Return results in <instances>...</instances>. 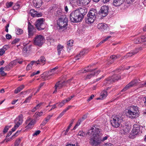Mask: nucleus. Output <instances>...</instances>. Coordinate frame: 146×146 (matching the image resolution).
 I'll return each mask as SVG.
<instances>
[{
    "mask_svg": "<svg viewBox=\"0 0 146 146\" xmlns=\"http://www.w3.org/2000/svg\"><path fill=\"white\" fill-rule=\"evenodd\" d=\"M90 136L89 142L92 146H98L101 143L99 129L95 127L91 128L87 133Z\"/></svg>",
    "mask_w": 146,
    "mask_h": 146,
    "instance_id": "obj_1",
    "label": "nucleus"
},
{
    "mask_svg": "<svg viewBox=\"0 0 146 146\" xmlns=\"http://www.w3.org/2000/svg\"><path fill=\"white\" fill-rule=\"evenodd\" d=\"M87 12L86 9L81 7L72 11L70 15V21L73 23H78L81 21Z\"/></svg>",
    "mask_w": 146,
    "mask_h": 146,
    "instance_id": "obj_2",
    "label": "nucleus"
},
{
    "mask_svg": "<svg viewBox=\"0 0 146 146\" xmlns=\"http://www.w3.org/2000/svg\"><path fill=\"white\" fill-rule=\"evenodd\" d=\"M139 112L137 106L133 105L129 108L127 114L129 118L133 119L138 117Z\"/></svg>",
    "mask_w": 146,
    "mask_h": 146,
    "instance_id": "obj_3",
    "label": "nucleus"
},
{
    "mask_svg": "<svg viewBox=\"0 0 146 146\" xmlns=\"http://www.w3.org/2000/svg\"><path fill=\"white\" fill-rule=\"evenodd\" d=\"M68 19L65 16L62 15L57 21V24L60 29L65 28L67 25Z\"/></svg>",
    "mask_w": 146,
    "mask_h": 146,
    "instance_id": "obj_4",
    "label": "nucleus"
},
{
    "mask_svg": "<svg viewBox=\"0 0 146 146\" xmlns=\"http://www.w3.org/2000/svg\"><path fill=\"white\" fill-rule=\"evenodd\" d=\"M122 121V118L119 116L117 115L112 117L110 121L112 126L115 127L117 128L119 126Z\"/></svg>",
    "mask_w": 146,
    "mask_h": 146,
    "instance_id": "obj_5",
    "label": "nucleus"
},
{
    "mask_svg": "<svg viewBox=\"0 0 146 146\" xmlns=\"http://www.w3.org/2000/svg\"><path fill=\"white\" fill-rule=\"evenodd\" d=\"M23 115L20 114L15 118L14 120L15 125L12 129V131H14L20 125L22 124L23 121Z\"/></svg>",
    "mask_w": 146,
    "mask_h": 146,
    "instance_id": "obj_6",
    "label": "nucleus"
},
{
    "mask_svg": "<svg viewBox=\"0 0 146 146\" xmlns=\"http://www.w3.org/2000/svg\"><path fill=\"white\" fill-rule=\"evenodd\" d=\"M44 41V37L40 35L36 36L34 39L35 45L38 46H41L43 44Z\"/></svg>",
    "mask_w": 146,
    "mask_h": 146,
    "instance_id": "obj_7",
    "label": "nucleus"
},
{
    "mask_svg": "<svg viewBox=\"0 0 146 146\" xmlns=\"http://www.w3.org/2000/svg\"><path fill=\"white\" fill-rule=\"evenodd\" d=\"M44 19L43 18H40L38 19L35 22V25L38 30L40 31L44 29Z\"/></svg>",
    "mask_w": 146,
    "mask_h": 146,
    "instance_id": "obj_8",
    "label": "nucleus"
},
{
    "mask_svg": "<svg viewBox=\"0 0 146 146\" xmlns=\"http://www.w3.org/2000/svg\"><path fill=\"white\" fill-rule=\"evenodd\" d=\"M140 125L138 123L134 124L133 125V128L132 131L131 135L135 136L138 134L140 131Z\"/></svg>",
    "mask_w": 146,
    "mask_h": 146,
    "instance_id": "obj_9",
    "label": "nucleus"
},
{
    "mask_svg": "<svg viewBox=\"0 0 146 146\" xmlns=\"http://www.w3.org/2000/svg\"><path fill=\"white\" fill-rule=\"evenodd\" d=\"M121 133L123 135H125L128 133L130 131V127L129 126L124 125L120 127Z\"/></svg>",
    "mask_w": 146,
    "mask_h": 146,
    "instance_id": "obj_10",
    "label": "nucleus"
},
{
    "mask_svg": "<svg viewBox=\"0 0 146 146\" xmlns=\"http://www.w3.org/2000/svg\"><path fill=\"white\" fill-rule=\"evenodd\" d=\"M91 71L90 72H92V73L90 74L89 75H88L84 79L85 80H86L87 79H90L92 78V77L95 76H97L98 74H99L100 72V70H96V69H93L91 70V69H89Z\"/></svg>",
    "mask_w": 146,
    "mask_h": 146,
    "instance_id": "obj_11",
    "label": "nucleus"
},
{
    "mask_svg": "<svg viewBox=\"0 0 146 146\" xmlns=\"http://www.w3.org/2000/svg\"><path fill=\"white\" fill-rule=\"evenodd\" d=\"M145 42H146V37L144 36L140 37L136 36L134 40V42L135 44Z\"/></svg>",
    "mask_w": 146,
    "mask_h": 146,
    "instance_id": "obj_12",
    "label": "nucleus"
},
{
    "mask_svg": "<svg viewBox=\"0 0 146 146\" xmlns=\"http://www.w3.org/2000/svg\"><path fill=\"white\" fill-rule=\"evenodd\" d=\"M108 6L104 5L102 6L101 7L100 14L103 17H105L108 15Z\"/></svg>",
    "mask_w": 146,
    "mask_h": 146,
    "instance_id": "obj_13",
    "label": "nucleus"
},
{
    "mask_svg": "<svg viewBox=\"0 0 146 146\" xmlns=\"http://www.w3.org/2000/svg\"><path fill=\"white\" fill-rule=\"evenodd\" d=\"M66 83V82L65 81H63V82H59L57 83L54 86L55 90L53 93H56L57 91V90L60 89L63 86H65Z\"/></svg>",
    "mask_w": 146,
    "mask_h": 146,
    "instance_id": "obj_14",
    "label": "nucleus"
},
{
    "mask_svg": "<svg viewBox=\"0 0 146 146\" xmlns=\"http://www.w3.org/2000/svg\"><path fill=\"white\" fill-rule=\"evenodd\" d=\"M35 123V120H31L30 118L26 121L25 123L27 124L26 127L27 129L31 128Z\"/></svg>",
    "mask_w": 146,
    "mask_h": 146,
    "instance_id": "obj_15",
    "label": "nucleus"
},
{
    "mask_svg": "<svg viewBox=\"0 0 146 146\" xmlns=\"http://www.w3.org/2000/svg\"><path fill=\"white\" fill-rule=\"evenodd\" d=\"M29 14L33 17H39L42 16V13L38 12L34 9L30 11Z\"/></svg>",
    "mask_w": 146,
    "mask_h": 146,
    "instance_id": "obj_16",
    "label": "nucleus"
},
{
    "mask_svg": "<svg viewBox=\"0 0 146 146\" xmlns=\"http://www.w3.org/2000/svg\"><path fill=\"white\" fill-rule=\"evenodd\" d=\"M46 59L43 56H41L40 58L36 61H35V65H37L38 64L43 65L45 63Z\"/></svg>",
    "mask_w": 146,
    "mask_h": 146,
    "instance_id": "obj_17",
    "label": "nucleus"
},
{
    "mask_svg": "<svg viewBox=\"0 0 146 146\" xmlns=\"http://www.w3.org/2000/svg\"><path fill=\"white\" fill-rule=\"evenodd\" d=\"M121 78L120 76L117 75H114L112 77H109L107 79V81L110 82H114L117 80Z\"/></svg>",
    "mask_w": 146,
    "mask_h": 146,
    "instance_id": "obj_18",
    "label": "nucleus"
},
{
    "mask_svg": "<svg viewBox=\"0 0 146 146\" xmlns=\"http://www.w3.org/2000/svg\"><path fill=\"white\" fill-rule=\"evenodd\" d=\"M97 28L101 31H104L108 27V26L106 24L103 23H100L98 24L97 26Z\"/></svg>",
    "mask_w": 146,
    "mask_h": 146,
    "instance_id": "obj_19",
    "label": "nucleus"
},
{
    "mask_svg": "<svg viewBox=\"0 0 146 146\" xmlns=\"http://www.w3.org/2000/svg\"><path fill=\"white\" fill-rule=\"evenodd\" d=\"M33 5L36 8H39L42 5V0H33Z\"/></svg>",
    "mask_w": 146,
    "mask_h": 146,
    "instance_id": "obj_20",
    "label": "nucleus"
},
{
    "mask_svg": "<svg viewBox=\"0 0 146 146\" xmlns=\"http://www.w3.org/2000/svg\"><path fill=\"white\" fill-rule=\"evenodd\" d=\"M97 14V10L95 9H92L90 10L88 15L96 18Z\"/></svg>",
    "mask_w": 146,
    "mask_h": 146,
    "instance_id": "obj_21",
    "label": "nucleus"
},
{
    "mask_svg": "<svg viewBox=\"0 0 146 146\" xmlns=\"http://www.w3.org/2000/svg\"><path fill=\"white\" fill-rule=\"evenodd\" d=\"M125 0H113V5L115 6L118 7L122 4Z\"/></svg>",
    "mask_w": 146,
    "mask_h": 146,
    "instance_id": "obj_22",
    "label": "nucleus"
},
{
    "mask_svg": "<svg viewBox=\"0 0 146 146\" xmlns=\"http://www.w3.org/2000/svg\"><path fill=\"white\" fill-rule=\"evenodd\" d=\"M9 48L8 45H5L2 48L0 49V56H2L5 54V51Z\"/></svg>",
    "mask_w": 146,
    "mask_h": 146,
    "instance_id": "obj_23",
    "label": "nucleus"
},
{
    "mask_svg": "<svg viewBox=\"0 0 146 146\" xmlns=\"http://www.w3.org/2000/svg\"><path fill=\"white\" fill-rule=\"evenodd\" d=\"M88 18L86 20V23L88 24H91L94 21L96 18L95 17H93L91 16L88 15Z\"/></svg>",
    "mask_w": 146,
    "mask_h": 146,
    "instance_id": "obj_24",
    "label": "nucleus"
},
{
    "mask_svg": "<svg viewBox=\"0 0 146 146\" xmlns=\"http://www.w3.org/2000/svg\"><path fill=\"white\" fill-rule=\"evenodd\" d=\"M85 50H83L80 51V53L78 54L75 57L76 60H78L80 58H82L83 55L85 53Z\"/></svg>",
    "mask_w": 146,
    "mask_h": 146,
    "instance_id": "obj_25",
    "label": "nucleus"
},
{
    "mask_svg": "<svg viewBox=\"0 0 146 146\" xmlns=\"http://www.w3.org/2000/svg\"><path fill=\"white\" fill-rule=\"evenodd\" d=\"M73 41L72 40H70L67 42V50L68 51L72 48V46L73 45Z\"/></svg>",
    "mask_w": 146,
    "mask_h": 146,
    "instance_id": "obj_26",
    "label": "nucleus"
},
{
    "mask_svg": "<svg viewBox=\"0 0 146 146\" xmlns=\"http://www.w3.org/2000/svg\"><path fill=\"white\" fill-rule=\"evenodd\" d=\"M91 0H79L77 1V3H80V5H86L90 2Z\"/></svg>",
    "mask_w": 146,
    "mask_h": 146,
    "instance_id": "obj_27",
    "label": "nucleus"
},
{
    "mask_svg": "<svg viewBox=\"0 0 146 146\" xmlns=\"http://www.w3.org/2000/svg\"><path fill=\"white\" fill-rule=\"evenodd\" d=\"M107 96V92L105 91H103L101 93L100 97L98 98V99H104Z\"/></svg>",
    "mask_w": 146,
    "mask_h": 146,
    "instance_id": "obj_28",
    "label": "nucleus"
},
{
    "mask_svg": "<svg viewBox=\"0 0 146 146\" xmlns=\"http://www.w3.org/2000/svg\"><path fill=\"white\" fill-rule=\"evenodd\" d=\"M118 58H119V57L117 55H111L110 56L111 59L108 63L109 64L112 63L114 61L117 59Z\"/></svg>",
    "mask_w": 146,
    "mask_h": 146,
    "instance_id": "obj_29",
    "label": "nucleus"
},
{
    "mask_svg": "<svg viewBox=\"0 0 146 146\" xmlns=\"http://www.w3.org/2000/svg\"><path fill=\"white\" fill-rule=\"evenodd\" d=\"M139 51V49H136L134 51H131V52H129L126 54L125 56L126 57V58L130 56H131L133 55L136 54Z\"/></svg>",
    "mask_w": 146,
    "mask_h": 146,
    "instance_id": "obj_30",
    "label": "nucleus"
},
{
    "mask_svg": "<svg viewBox=\"0 0 146 146\" xmlns=\"http://www.w3.org/2000/svg\"><path fill=\"white\" fill-rule=\"evenodd\" d=\"M139 82L138 80L137 79H135L131 82L128 84L131 87L133 86H136Z\"/></svg>",
    "mask_w": 146,
    "mask_h": 146,
    "instance_id": "obj_31",
    "label": "nucleus"
},
{
    "mask_svg": "<svg viewBox=\"0 0 146 146\" xmlns=\"http://www.w3.org/2000/svg\"><path fill=\"white\" fill-rule=\"evenodd\" d=\"M58 68V67L56 66L52 69L49 73V76L53 75L57 73V72L56 71V70H57Z\"/></svg>",
    "mask_w": 146,
    "mask_h": 146,
    "instance_id": "obj_32",
    "label": "nucleus"
},
{
    "mask_svg": "<svg viewBox=\"0 0 146 146\" xmlns=\"http://www.w3.org/2000/svg\"><path fill=\"white\" fill-rule=\"evenodd\" d=\"M23 31L22 29L18 28L16 29L15 33L17 35H21L23 33Z\"/></svg>",
    "mask_w": 146,
    "mask_h": 146,
    "instance_id": "obj_33",
    "label": "nucleus"
},
{
    "mask_svg": "<svg viewBox=\"0 0 146 146\" xmlns=\"http://www.w3.org/2000/svg\"><path fill=\"white\" fill-rule=\"evenodd\" d=\"M24 87V86L23 85H21L18 87L15 90V93L17 94L21 91Z\"/></svg>",
    "mask_w": 146,
    "mask_h": 146,
    "instance_id": "obj_34",
    "label": "nucleus"
},
{
    "mask_svg": "<svg viewBox=\"0 0 146 146\" xmlns=\"http://www.w3.org/2000/svg\"><path fill=\"white\" fill-rule=\"evenodd\" d=\"M35 61H33L32 62L29 64L27 66V67H26V69L27 70H29L30 69H31V68L32 67L33 65H35Z\"/></svg>",
    "mask_w": 146,
    "mask_h": 146,
    "instance_id": "obj_35",
    "label": "nucleus"
},
{
    "mask_svg": "<svg viewBox=\"0 0 146 146\" xmlns=\"http://www.w3.org/2000/svg\"><path fill=\"white\" fill-rule=\"evenodd\" d=\"M28 32L34 31V27L32 25L30 22H28Z\"/></svg>",
    "mask_w": 146,
    "mask_h": 146,
    "instance_id": "obj_36",
    "label": "nucleus"
},
{
    "mask_svg": "<svg viewBox=\"0 0 146 146\" xmlns=\"http://www.w3.org/2000/svg\"><path fill=\"white\" fill-rule=\"evenodd\" d=\"M91 70H89V69H85L84 70H81L78 71L77 72V74H80L82 73H84L86 72H88L89 71H90Z\"/></svg>",
    "mask_w": 146,
    "mask_h": 146,
    "instance_id": "obj_37",
    "label": "nucleus"
},
{
    "mask_svg": "<svg viewBox=\"0 0 146 146\" xmlns=\"http://www.w3.org/2000/svg\"><path fill=\"white\" fill-rule=\"evenodd\" d=\"M30 45L29 46V47H26V46H25L23 49V52L24 53H28L29 52V51L30 50L29 49V47Z\"/></svg>",
    "mask_w": 146,
    "mask_h": 146,
    "instance_id": "obj_38",
    "label": "nucleus"
},
{
    "mask_svg": "<svg viewBox=\"0 0 146 146\" xmlns=\"http://www.w3.org/2000/svg\"><path fill=\"white\" fill-rule=\"evenodd\" d=\"M63 46L61 45H58L57 46V50L58 55H60L61 51L63 49Z\"/></svg>",
    "mask_w": 146,
    "mask_h": 146,
    "instance_id": "obj_39",
    "label": "nucleus"
},
{
    "mask_svg": "<svg viewBox=\"0 0 146 146\" xmlns=\"http://www.w3.org/2000/svg\"><path fill=\"white\" fill-rule=\"evenodd\" d=\"M22 61H20L19 60H17L13 61L11 62V63L13 65H15L17 64V63H19V64H21L22 63Z\"/></svg>",
    "mask_w": 146,
    "mask_h": 146,
    "instance_id": "obj_40",
    "label": "nucleus"
},
{
    "mask_svg": "<svg viewBox=\"0 0 146 146\" xmlns=\"http://www.w3.org/2000/svg\"><path fill=\"white\" fill-rule=\"evenodd\" d=\"M77 135L83 137H85L86 136V134L84 132L82 131H80L78 133Z\"/></svg>",
    "mask_w": 146,
    "mask_h": 146,
    "instance_id": "obj_41",
    "label": "nucleus"
},
{
    "mask_svg": "<svg viewBox=\"0 0 146 146\" xmlns=\"http://www.w3.org/2000/svg\"><path fill=\"white\" fill-rule=\"evenodd\" d=\"M4 69V68L1 67L0 68V74L2 76H4L6 75V73L4 72L3 70Z\"/></svg>",
    "mask_w": 146,
    "mask_h": 146,
    "instance_id": "obj_42",
    "label": "nucleus"
},
{
    "mask_svg": "<svg viewBox=\"0 0 146 146\" xmlns=\"http://www.w3.org/2000/svg\"><path fill=\"white\" fill-rule=\"evenodd\" d=\"M20 7V5L18 3H16L13 7V10L18 9Z\"/></svg>",
    "mask_w": 146,
    "mask_h": 146,
    "instance_id": "obj_43",
    "label": "nucleus"
},
{
    "mask_svg": "<svg viewBox=\"0 0 146 146\" xmlns=\"http://www.w3.org/2000/svg\"><path fill=\"white\" fill-rule=\"evenodd\" d=\"M33 96V95L31 94L30 96H29L25 100L24 102V103H26L29 102L30 100H31V98Z\"/></svg>",
    "mask_w": 146,
    "mask_h": 146,
    "instance_id": "obj_44",
    "label": "nucleus"
},
{
    "mask_svg": "<svg viewBox=\"0 0 146 146\" xmlns=\"http://www.w3.org/2000/svg\"><path fill=\"white\" fill-rule=\"evenodd\" d=\"M13 2H7L6 3V7L7 8H8L10 7H11L13 5Z\"/></svg>",
    "mask_w": 146,
    "mask_h": 146,
    "instance_id": "obj_45",
    "label": "nucleus"
},
{
    "mask_svg": "<svg viewBox=\"0 0 146 146\" xmlns=\"http://www.w3.org/2000/svg\"><path fill=\"white\" fill-rule=\"evenodd\" d=\"M130 88L131 87L129 86V85L128 84L121 90V92H125Z\"/></svg>",
    "mask_w": 146,
    "mask_h": 146,
    "instance_id": "obj_46",
    "label": "nucleus"
},
{
    "mask_svg": "<svg viewBox=\"0 0 146 146\" xmlns=\"http://www.w3.org/2000/svg\"><path fill=\"white\" fill-rule=\"evenodd\" d=\"M21 139L19 138L17 139L16 141L14 146H19V144L21 142Z\"/></svg>",
    "mask_w": 146,
    "mask_h": 146,
    "instance_id": "obj_47",
    "label": "nucleus"
},
{
    "mask_svg": "<svg viewBox=\"0 0 146 146\" xmlns=\"http://www.w3.org/2000/svg\"><path fill=\"white\" fill-rule=\"evenodd\" d=\"M141 102L145 104V105L146 106V97H144L141 98Z\"/></svg>",
    "mask_w": 146,
    "mask_h": 146,
    "instance_id": "obj_48",
    "label": "nucleus"
},
{
    "mask_svg": "<svg viewBox=\"0 0 146 146\" xmlns=\"http://www.w3.org/2000/svg\"><path fill=\"white\" fill-rule=\"evenodd\" d=\"M34 31L28 32V35L29 38H31L34 34Z\"/></svg>",
    "mask_w": 146,
    "mask_h": 146,
    "instance_id": "obj_49",
    "label": "nucleus"
},
{
    "mask_svg": "<svg viewBox=\"0 0 146 146\" xmlns=\"http://www.w3.org/2000/svg\"><path fill=\"white\" fill-rule=\"evenodd\" d=\"M82 121L80 119L78 121V122H77L76 125H75V126L74 127L73 129H76V128L80 125V123Z\"/></svg>",
    "mask_w": 146,
    "mask_h": 146,
    "instance_id": "obj_50",
    "label": "nucleus"
},
{
    "mask_svg": "<svg viewBox=\"0 0 146 146\" xmlns=\"http://www.w3.org/2000/svg\"><path fill=\"white\" fill-rule=\"evenodd\" d=\"M10 128V127L8 126H6L4 128L3 132L4 133H6L8 131L9 128Z\"/></svg>",
    "mask_w": 146,
    "mask_h": 146,
    "instance_id": "obj_51",
    "label": "nucleus"
},
{
    "mask_svg": "<svg viewBox=\"0 0 146 146\" xmlns=\"http://www.w3.org/2000/svg\"><path fill=\"white\" fill-rule=\"evenodd\" d=\"M40 131L39 130L36 131L33 134V136H37L40 133Z\"/></svg>",
    "mask_w": 146,
    "mask_h": 146,
    "instance_id": "obj_52",
    "label": "nucleus"
},
{
    "mask_svg": "<svg viewBox=\"0 0 146 146\" xmlns=\"http://www.w3.org/2000/svg\"><path fill=\"white\" fill-rule=\"evenodd\" d=\"M19 38H16L12 42V44H15L18 42L19 41Z\"/></svg>",
    "mask_w": 146,
    "mask_h": 146,
    "instance_id": "obj_53",
    "label": "nucleus"
},
{
    "mask_svg": "<svg viewBox=\"0 0 146 146\" xmlns=\"http://www.w3.org/2000/svg\"><path fill=\"white\" fill-rule=\"evenodd\" d=\"M109 137V136L106 135V136L105 137H103L102 138V137H101V142H103L105 140H107L108 138Z\"/></svg>",
    "mask_w": 146,
    "mask_h": 146,
    "instance_id": "obj_54",
    "label": "nucleus"
},
{
    "mask_svg": "<svg viewBox=\"0 0 146 146\" xmlns=\"http://www.w3.org/2000/svg\"><path fill=\"white\" fill-rule=\"evenodd\" d=\"M100 146H113V145L110 143H106Z\"/></svg>",
    "mask_w": 146,
    "mask_h": 146,
    "instance_id": "obj_55",
    "label": "nucleus"
},
{
    "mask_svg": "<svg viewBox=\"0 0 146 146\" xmlns=\"http://www.w3.org/2000/svg\"><path fill=\"white\" fill-rule=\"evenodd\" d=\"M65 111H63L59 115L57 119H59L65 113Z\"/></svg>",
    "mask_w": 146,
    "mask_h": 146,
    "instance_id": "obj_56",
    "label": "nucleus"
},
{
    "mask_svg": "<svg viewBox=\"0 0 146 146\" xmlns=\"http://www.w3.org/2000/svg\"><path fill=\"white\" fill-rule=\"evenodd\" d=\"M6 37L7 39H10L11 38V36L9 34H7L6 35Z\"/></svg>",
    "mask_w": 146,
    "mask_h": 146,
    "instance_id": "obj_57",
    "label": "nucleus"
},
{
    "mask_svg": "<svg viewBox=\"0 0 146 146\" xmlns=\"http://www.w3.org/2000/svg\"><path fill=\"white\" fill-rule=\"evenodd\" d=\"M42 114H43V112L42 111H40V112H36L35 113V114L38 115V116H41L42 115Z\"/></svg>",
    "mask_w": 146,
    "mask_h": 146,
    "instance_id": "obj_58",
    "label": "nucleus"
},
{
    "mask_svg": "<svg viewBox=\"0 0 146 146\" xmlns=\"http://www.w3.org/2000/svg\"><path fill=\"white\" fill-rule=\"evenodd\" d=\"M52 115H49L45 119V120L47 122L50 118L52 116Z\"/></svg>",
    "mask_w": 146,
    "mask_h": 146,
    "instance_id": "obj_59",
    "label": "nucleus"
},
{
    "mask_svg": "<svg viewBox=\"0 0 146 146\" xmlns=\"http://www.w3.org/2000/svg\"><path fill=\"white\" fill-rule=\"evenodd\" d=\"M94 97V95L92 94L91 95L90 97L87 99V101L88 102L90 101L91 100H92Z\"/></svg>",
    "mask_w": 146,
    "mask_h": 146,
    "instance_id": "obj_60",
    "label": "nucleus"
},
{
    "mask_svg": "<svg viewBox=\"0 0 146 146\" xmlns=\"http://www.w3.org/2000/svg\"><path fill=\"white\" fill-rule=\"evenodd\" d=\"M58 104V103H56L55 104H54L53 106H52V107L50 109L49 111L52 110L56 108V105Z\"/></svg>",
    "mask_w": 146,
    "mask_h": 146,
    "instance_id": "obj_61",
    "label": "nucleus"
},
{
    "mask_svg": "<svg viewBox=\"0 0 146 146\" xmlns=\"http://www.w3.org/2000/svg\"><path fill=\"white\" fill-rule=\"evenodd\" d=\"M57 103L58 104V106L60 108L62 107L63 106H64L61 102H60Z\"/></svg>",
    "mask_w": 146,
    "mask_h": 146,
    "instance_id": "obj_62",
    "label": "nucleus"
},
{
    "mask_svg": "<svg viewBox=\"0 0 146 146\" xmlns=\"http://www.w3.org/2000/svg\"><path fill=\"white\" fill-rule=\"evenodd\" d=\"M47 122V121L45 120H44L41 123V125H44Z\"/></svg>",
    "mask_w": 146,
    "mask_h": 146,
    "instance_id": "obj_63",
    "label": "nucleus"
},
{
    "mask_svg": "<svg viewBox=\"0 0 146 146\" xmlns=\"http://www.w3.org/2000/svg\"><path fill=\"white\" fill-rule=\"evenodd\" d=\"M41 105V104H37L36 105V106L35 107V108H36V110L40 108V107Z\"/></svg>",
    "mask_w": 146,
    "mask_h": 146,
    "instance_id": "obj_64",
    "label": "nucleus"
}]
</instances>
